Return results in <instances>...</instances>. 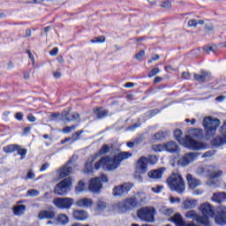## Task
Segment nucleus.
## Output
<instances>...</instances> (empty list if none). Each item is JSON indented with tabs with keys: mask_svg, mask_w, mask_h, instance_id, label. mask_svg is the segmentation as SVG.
<instances>
[{
	"mask_svg": "<svg viewBox=\"0 0 226 226\" xmlns=\"http://www.w3.org/2000/svg\"><path fill=\"white\" fill-rule=\"evenodd\" d=\"M132 158V153L130 152H122L116 154L113 158L110 156H106L102 158L99 162L94 164L95 170L99 169H104L106 170H116L119 167L123 160H128Z\"/></svg>",
	"mask_w": 226,
	"mask_h": 226,
	"instance_id": "1",
	"label": "nucleus"
},
{
	"mask_svg": "<svg viewBox=\"0 0 226 226\" xmlns=\"http://www.w3.org/2000/svg\"><path fill=\"white\" fill-rule=\"evenodd\" d=\"M182 135L183 132L181 130L177 129L174 131V137L177 142L185 146V147H188V149H192V151L206 149V145L204 143L192 139L189 136H185V138L183 139Z\"/></svg>",
	"mask_w": 226,
	"mask_h": 226,
	"instance_id": "2",
	"label": "nucleus"
},
{
	"mask_svg": "<svg viewBox=\"0 0 226 226\" xmlns=\"http://www.w3.org/2000/svg\"><path fill=\"white\" fill-rule=\"evenodd\" d=\"M166 183L171 190V192H177V193H183L186 190V184L183 176L179 173H172L166 180Z\"/></svg>",
	"mask_w": 226,
	"mask_h": 226,
	"instance_id": "3",
	"label": "nucleus"
},
{
	"mask_svg": "<svg viewBox=\"0 0 226 226\" xmlns=\"http://www.w3.org/2000/svg\"><path fill=\"white\" fill-rule=\"evenodd\" d=\"M220 126V119L213 118V117H206L203 120V127L205 129V137L207 139L215 137L216 130Z\"/></svg>",
	"mask_w": 226,
	"mask_h": 226,
	"instance_id": "4",
	"label": "nucleus"
},
{
	"mask_svg": "<svg viewBox=\"0 0 226 226\" xmlns=\"http://www.w3.org/2000/svg\"><path fill=\"white\" fill-rule=\"evenodd\" d=\"M156 210L153 207H143L137 211V216L141 222L154 223V215Z\"/></svg>",
	"mask_w": 226,
	"mask_h": 226,
	"instance_id": "5",
	"label": "nucleus"
},
{
	"mask_svg": "<svg viewBox=\"0 0 226 226\" xmlns=\"http://www.w3.org/2000/svg\"><path fill=\"white\" fill-rule=\"evenodd\" d=\"M147 163H149V159L142 156L138 160L136 164V171L134 173V178L137 179L139 183H142V175L147 172Z\"/></svg>",
	"mask_w": 226,
	"mask_h": 226,
	"instance_id": "6",
	"label": "nucleus"
},
{
	"mask_svg": "<svg viewBox=\"0 0 226 226\" xmlns=\"http://www.w3.org/2000/svg\"><path fill=\"white\" fill-rule=\"evenodd\" d=\"M70 186H72V179L70 177L65 178L55 186L54 193L56 195H66L70 192Z\"/></svg>",
	"mask_w": 226,
	"mask_h": 226,
	"instance_id": "7",
	"label": "nucleus"
},
{
	"mask_svg": "<svg viewBox=\"0 0 226 226\" xmlns=\"http://www.w3.org/2000/svg\"><path fill=\"white\" fill-rule=\"evenodd\" d=\"M75 200L73 198H56L53 200V204L58 209H70L73 206Z\"/></svg>",
	"mask_w": 226,
	"mask_h": 226,
	"instance_id": "8",
	"label": "nucleus"
},
{
	"mask_svg": "<svg viewBox=\"0 0 226 226\" xmlns=\"http://www.w3.org/2000/svg\"><path fill=\"white\" fill-rule=\"evenodd\" d=\"M133 188L132 183H124L121 185H117L113 189V196L114 197H122V195H124L125 193H128L130 190Z\"/></svg>",
	"mask_w": 226,
	"mask_h": 226,
	"instance_id": "9",
	"label": "nucleus"
},
{
	"mask_svg": "<svg viewBox=\"0 0 226 226\" xmlns=\"http://www.w3.org/2000/svg\"><path fill=\"white\" fill-rule=\"evenodd\" d=\"M185 218H188L189 220H193L194 222H197V223H200L201 225H210L207 218H202V216L197 215V212H195L194 210L186 212Z\"/></svg>",
	"mask_w": 226,
	"mask_h": 226,
	"instance_id": "10",
	"label": "nucleus"
},
{
	"mask_svg": "<svg viewBox=\"0 0 226 226\" xmlns=\"http://www.w3.org/2000/svg\"><path fill=\"white\" fill-rule=\"evenodd\" d=\"M200 210L201 211L203 216L202 218H207L209 222V218H213L215 216V207H212L209 203H203L200 207Z\"/></svg>",
	"mask_w": 226,
	"mask_h": 226,
	"instance_id": "11",
	"label": "nucleus"
},
{
	"mask_svg": "<svg viewBox=\"0 0 226 226\" xmlns=\"http://www.w3.org/2000/svg\"><path fill=\"white\" fill-rule=\"evenodd\" d=\"M200 156V153L197 152H191L188 154H185L182 159L178 161L179 165L182 167H187V165H190L192 162L195 160V158Z\"/></svg>",
	"mask_w": 226,
	"mask_h": 226,
	"instance_id": "12",
	"label": "nucleus"
},
{
	"mask_svg": "<svg viewBox=\"0 0 226 226\" xmlns=\"http://www.w3.org/2000/svg\"><path fill=\"white\" fill-rule=\"evenodd\" d=\"M215 222L217 225H226V207L224 206L218 207Z\"/></svg>",
	"mask_w": 226,
	"mask_h": 226,
	"instance_id": "13",
	"label": "nucleus"
},
{
	"mask_svg": "<svg viewBox=\"0 0 226 226\" xmlns=\"http://www.w3.org/2000/svg\"><path fill=\"white\" fill-rule=\"evenodd\" d=\"M139 204V200L137 197H131L124 200L122 207L126 211H132V209H135Z\"/></svg>",
	"mask_w": 226,
	"mask_h": 226,
	"instance_id": "14",
	"label": "nucleus"
},
{
	"mask_svg": "<svg viewBox=\"0 0 226 226\" xmlns=\"http://www.w3.org/2000/svg\"><path fill=\"white\" fill-rule=\"evenodd\" d=\"M62 119L68 123H70V121H79L80 119V115L79 113H70L69 108L62 112Z\"/></svg>",
	"mask_w": 226,
	"mask_h": 226,
	"instance_id": "15",
	"label": "nucleus"
},
{
	"mask_svg": "<svg viewBox=\"0 0 226 226\" xmlns=\"http://www.w3.org/2000/svg\"><path fill=\"white\" fill-rule=\"evenodd\" d=\"M72 160H69L67 163L57 171L59 173L60 179L68 177V176H70V174L73 170V169L72 168Z\"/></svg>",
	"mask_w": 226,
	"mask_h": 226,
	"instance_id": "16",
	"label": "nucleus"
},
{
	"mask_svg": "<svg viewBox=\"0 0 226 226\" xmlns=\"http://www.w3.org/2000/svg\"><path fill=\"white\" fill-rule=\"evenodd\" d=\"M186 181H187V184L191 190H195V188H197V186H200L202 185L200 180L198 179L197 177H193V175H192V174L186 175Z\"/></svg>",
	"mask_w": 226,
	"mask_h": 226,
	"instance_id": "17",
	"label": "nucleus"
},
{
	"mask_svg": "<svg viewBox=\"0 0 226 226\" xmlns=\"http://www.w3.org/2000/svg\"><path fill=\"white\" fill-rule=\"evenodd\" d=\"M89 190L94 193H98L102 190V182L100 178L95 177L90 180Z\"/></svg>",
	"mask_w": 226,
	"mask_h": 226,
	"instance_id": "18",
	"label": "nucleus"
},
{
	"mask_svg": "<svg viewBox=\"0 0 226 226\" xmlns=\"http://www.w3.org/2000/svg\"><path fill=\"white\" fill-rule=\"evenodd\" d=\"M226 144V133H222L220 136H216L211 140V146L214 147H220L221 146H225Z\"/></svg>",
	"mask_w": 226,
	"mask_h": 226,
	"instance_id": "19",
	"label": "nucleus"
},
{
	"mask_svg": "<svg viewBox=\"0 0 226 226\" xmlns=\"http://www.w3.org/2000/svg\"><path fill=\"white\" fill-rule=\"evenodd\" d=\"M39 220H54L56 212L54 210H41L38 215Z\"/></svg>",
	"mask_w": 226,
	"mask_h": 226,
	"instance_id": "20",
	"label": "nucleus"
},
{
	"mask_svg": "<svg viewBox=\"0 0 226 226\" xmlns=\"http://www.w3.org/2000/svg\"><path fill=\"white\" fill-rule=\"evenodd\" d=\"M194 80L196 82H209L211 80V73L207 72H201V74L194 73Z\"/></svg>",
	"mask_w": 226,
	"mask_h": 226,
	"instance_id": "21",
	"label": "nucleus"
},
{
	"mask_svg": "<svg viewBox=\"0 0 226 226\" xmlns=\"http://www.w3.org/2000/svg\"><path fill=\"white\" fill-rule=\"evenodd\" d=\"M163 172H165V168L152 170L148 172V177H151L152 179H162Z\"/></svg>",
	"mask_w": 226,
	"mask_h": 226,
	"instance_id": "22",
	"label": "nucleus"
},
{
	"mask_svg": "<svg viewBox=\"0 0 226 226\" xmlns=\"http://www.w3.org/2000/svg\"><path fill=\"white\" fill-rule=\"evenodd\" d=\"M72 216L75 220L84 222V220H87V212L86 210H74Z\"/></svg>",
	"mask_w": 226,
	"mask_h": 226,
	"instance_id": "23",
	"label": "nucleus"
},
{
	"mask_svg": "<svg viewBox=\"0 0 226 226\" xmlns=\"http://www.w3.org/2000/svg\"><path fill=\"white\" fill-rule=\"evenodd\" d=\"M166 151L168 153H179V146L176 141H169L165 143Z\"/></svg>",
	"mask_w": 226,
	"mask_h": 226,
	"instance_id": "24",
	"label": "nucleus"
},
{
	"mask_svg": "<svg viewBox=\"0 0 226 226\" xmlns=\"http://www.w3.org/2000/svg\"><path fill=\"white\" fill-rule=\"evenodd\" d=\"M98 158V154H95L94 155H92L88 158L87 162L85 164V172L87 174L89 172H93V162Z\"/></svg>",
	"mask_w": 226,
	"mask_h": 226,
	"instance_id": "25",
	"label": "nucleus"
},
{
	"mask_svg": "<svg viewBox=\"0 0 226 226\" xmlns=\"http://www.w3.org/2000/svg\"><path fill=\"white\" fill-rule=\"evenodd\" d=\"M76 206L79 207H91L93 206V200L89 198L80 199L76 202Z\"/></svg>",
	"mask_w": 226,
	"mask_h": 226,
	"instance_id": "26",
	"label": "nucleus"
},
{
	"mask_svg": "<svg viewBox=\"0 0 226 226\" xmlns=\"http://www.w3.org/2000/svg\"><path fill=\"white\" fill-rule=\"evenodd\" d=\"M202 135V129H192L189 131V133L186 135V137H189L193 140V139H201Z\"/></svg>",
	"mask_w": 226,
	"mask_h": 226,
	"instance_id": "27",
	"label": "nucleus"
},
{
	"mask_svg": "<svg viewBox=\"0 0 226 226\" xmlns=\"http://www.w3.org/2000/svg\"><path fill=\"white\" fill-rule=\"evenodd\" d=\"M94 112L95 113L97 119H103V117L109 116V110L103 109V108H95L94 109Z\"/></svg>",
	"mask_w": 226,
	"mask_h": 226,
	"instance_id": "28",
	"label": "nucleus"
},
{
	"mask_svg": "<svg viewBox=\"0 0 226 226\" xmlns=\"http://www.w3.org/2000/svg\"><path fill=\"white\" fill-rule=\"evenodd\" d=\"M197 206V200L187 199L184 201V209H193Z\"/></svg>",
	"mask_w": 226,
	"mask_h": 226,
	"instance_id": "29",
	"label": "nucleus"
},
{
	"mask_svg": "<svg viewBox=\"0 0 226 226\" xmlns=\"http://www.w3.org/2000/svg\"><path fill=\"white\" fill-rule=\"evenodd\" d=\"M26 211V205H18L13 207V213L16 216H22Z\"/></svg>",
	"mask_w": 226,
	"mask_h": 226,
	"instance_id": "30",
	"label": "nucleus"
},
{
	"mask_svg": "<svg viewBox=\"0 0 226 226\" xmlns=\"http://www.w3.org/2000/svg\"><path fill=\"white\" fill-rule=\"evenodd\" d=\"M17 149H19L18 144H11L4 147L3 151H4L6 154H11V153H15Z\"/></svg>",
	"mask_w": 226,
	"mask_h": 226,
	"instance_id": "31",
	"label": "nucleus"
},
{
	"mask_svg": "<svg viewBox=\"0 0 226 226\" xmlns=\"http://www.w3.org/2000/svg\"><path fill=\"white\" fill-rule=\"evenodd\" d=\"M57 223H60V225H66L68 222H70V219H68V215L64 214H59L56 218Z\"/></svg>",
	"mask_w": 226,
	"mask_h": 226,
	"instance_id": "32",
	"label": "nucleus"
},
{
	"mask_svg": "<svg viewBox=\"0 0 226 226\" xmlns=\"http://www.w3.org/2000/svg\"><path fill=\"white\" fill-rule=\"evenodd\" d=\"M225 199H226V193L225 192L214 193L213 200L215 202H218L219 204L223 202V200H225Z\"/></svg>",
	"mask_w": 226,
	"mask_h": 226,
	"instance_id": "33",
	"label": "nucleus"
},
{
	"mask_svg": "<svg viewBox=\"0 0 226 226\" xmlns=\"http://www.w3.org/2000/svg\"><path fill=\"white\" fill-rule=\"evenodd\" d=\"M167 137H169V132H158L154 135L153 139L154 140H163Z\"/></svg>",
	"mask_w": 226,
	"mask_h": 226,
	"instance_id": "34",
	"label": "nucleus"
},
{
	"mask_svg": "<svg viewBox=\"0 0 226 226\" xmlns=\"http://www.w3.org/2000/svg\"><path fill=\"white\" fill-rule=\"evenodd\" d=\"M86 190V185L84 184V181H79L78 185L75 186V192L76 193H82Z\"/></svg>",
	"mask_w": 226,
	"mask_h": 226,
	"instance_id": "35",
	"label": "nucleus"
},
{
	"mask_svg": "<svg viewBox=\"0 0 226 226\" xmlns=\"http://www.w3.org/2000/svg\"><path fill=\"white\" fill-rule=\"evenodd\" d=\"M16 151L18 154L21 156V160H24L26 158V154H27V149L22 148V147L19 145V147L18 149H16Z\"/></svg>",
	"mask_w": 226,
	"mask_h": 226,
	"instance_id": "36",
	"label": "nucleus"
},
{
	"mask_svg": "<svg viewBox=\"0 0 226 226\" xmlns=\"http://www.w3.org/2000/svg\"><path fill=\"white\" fill-rule=\"evenodd\" d=\"M153 149L156 153H162V151H166V147H165V144H163V145L159 144V145H154L153 147Z\"/></svg>",
	"mask_w": 226,
	"mask_h": 226,
	"instance_id": "37",
	"label": "nucleus"
},
{
	"mask_svg": "<svg viewBox=\"0 0 226 226\" xmlns=\"http://www.w3.org/2000/svg\"><path fill=\"white\" fill-rule=\"evenodd\" d=\"M81 133H84L83 130H79V131L76 132L75 133H73L71 137L72 142H77V140H79V139H80Z\"/></svg>",
	"mask_w": 226,
	"mask_h": 226,
	"instance_id": "38",
	"label": "nucleus"
},
{
	"mask_svg": "<svg viewBox=\"0 0 226 226\" xmlns=\"http://www.w3.org/2000/svg\"><path fill=\"white\" fill-rule=\"evenodd\" d=\"M110 151V147L109 145H102L99 150V154H107Z\"/></svg>",
	"mask_w": 226,
	"mask_h": 226,
	"instance_id": "39",
	"label": "nucleus"
},
{
	"mask_svg": "<svg viewBox=\"0 0 226 226\" xmlns=\"http://www.w3.org/2000/svg\"><path fill=\"white\" fill-rule=\"evenodd\" d=\"M142 142L141 139H137L134 141H129L127 142L126 146L127 147H134V146H139V144H140Z\"/></svg>",
	"mask_w": 226,
	"mask_h": 226,
	"instance_id": "40",
	"label": "nucleus"
},
{
	"mask_svg": "<svg viewBox=\"0 0 226 226\" xmlns=\"http://www.w3.org/2000/svg\"><path fill=\"white\" fill-rule=\"evenodd\" d=\"M26 195L29 197H38L40 195V191L36 189H31L27 191Z\"/></svg>",
	"mask_w": 226,
	"mask_h": 226,
	"instance_id": "41",
	"label": "nucleus"
},
{
	"mask_svg": "<svg viewBox=\"0 0 226 226\" xmlns=\"http://www.w3.org/2000/svg\"><path fill=\"white\" fill-rule=\"evenodd\" d=\"M158 73H160V69L158 67H155L148 72V77L149 79H151L153 77H155V75H158Z\"/></svg>",
	"mask_w": 226,
	"mask_h": 226,
	"instance_id": "42",
	"label": "nucleus"
},
{
	"mask_svg": "<svg viewBox=\"0 0 226 226\" xmlns=\"http://www.w3.org/2000/svg\"><path fill=\"white\" fill-rule=\"evenodd\" d=\"M215 153L216 150L207 151L202 154V158H211V156H215Z\"/></svg>",
	"mask_w": 226,
	"mask_h": 226,
	"instance_id": "43",
	"label": "nucleus"
},
{
	"mask_svg": "<svg viewBox=\"0 0 226 226\" xmlns=\"http://www.w3.org/2000/svg\"><path fill=\"white\" fill-rule=\"evenodd\" d=\"M77 125L66 126L63 129L64 133H72V130H76Z\"/></svg>",
	"mask_w": 226,
	"mask_h": 226,
	"instance_id": "44",
	"label": "nucleus"
},
{
	"mask_svg": "<svg viewBox=\"0 0 226 226\" xmlns=\"http://www.w3.org/2000/svg\"><path fill=\"white\" fill-rule=\"evenodd\" d=\"M105 41V37H95L94 39L91 40V43H103Z\"/></svg>",
	"mask_w": 226,
	"mask_h": 226,
	"instance_id": "45",
	"label": "nucleus"
},
{
	"mask_svg": "<svg viewBox=\"0 0 226 226\" xmlns=\"http://www.w3.org/2000/svg\"><path fill=\"white\" fill-rule=\"evenodd\" d=\"M144 56H146V51L141 49L138 54L135 55V59H137V61H142V57H144Z\"/></svg>",
	"mask_w": 226,
	"mask_h": 226,
	"instance_id": "46",
	"label": "nucleus"
},
{
	"mask_svg": "<svg viewBox=\"0 0 226 226\" xmlns=\"http://www.w3.org/2000/svg\"><path fill=\"white\" fill-rule=\"evenodd\" d=\"M162 190L163 185H157L156 187H152V192H154V193H162Z\"/></svg>",
	"mask_w": 226,
	"mask_h": 226,
	"instance_id": "47",
	"label": "nucleus"
},
{
	"mask_svg": "<svg viewBox=\"0 0 226 226\" xmlns=\"http://www.w3.org/2000/svg\"><path fill=\"white\" fill-rule=\"evenodd\" d=\"M137 128H140V124H134L127 127V130L129 132H135V130H137Z\"/></svg>",
	"mask_w": 226,
	"mask_h": 226,
	"instance_id": "48",
	"label": "nucleus"
},
{
	"mask_svg": "<svg viewBox=\"0 0 226 226\" xmlns=\"http://www.w3.org/2000/svg\"><path fill=\"white\" fill-rule=\"evenodd\" d=\"M172 4L170 3V1L167 0L164 1L162 4H161V8H171Z\"/></svg>",
	"mask_w": 226,
	"mask_h": 226,
	"instance_id": "49",
	"label": "nucleus"
},
{
	"mask_svg": "<svg viewBox=\"0 0 226 226\" xmlns=\"http://www.w3.org/2000/svg\"><path fill=\"white\" fill-rule=\"evenodd\" d=\"M198 22L196 19H190L188 21L189 27H197Z\"/></svg>",
	"mask_w": 226,
	"mask_h": 226,
	"instance_id": "50",
	"label": "nucleus"
},
{
	"mask_svg": "<svg viewBox=\"0 0 226 226\" xmlns=\"http://www.w3.org/2000/svg\"><path fill=\"white\" fill-rule=\"evenodd\" d=\"M49 167H50V164L49 162H45L44 164L41 165L40 171L45 172V170H47V169H49Z\"/></svg>",
	"mask_w": 226,
	"mask_h": 226,
	"instance_id": "51",
	"label": "nucleus"
},
{
	"mask_svg": "<svg viewBox=\"0 0 226 226\" xmlns=\"http://www.w3.org/2000/svg\"><path fill=\"white\" fill-rule=\"evenodd\" d=\"M170 201L171 204H176V202H177L179 204V203H181V199L180 198L170 197Z\"/></svg>",
	"mask_w": 226,
	"mask_h": 226,
	"instance_id": "52",
	"label": "nucleus"
},
{
	"mask_svg": "<svg viewBox=\"0 0 226 226\" xmlns=\"http://www.w3.org/2000/svg\"><path fill=\"white\" fill-rule=\"evenodd\" d=\"M105 207H107V206L105 205V202L98 201V203H97L98 209L102 210V209H105Z\"/></svg>",
	"mask_w": 226,
	"mask_h": 226,
	"instance_id": "53",
	"label": "nucleus"
},
{
	"mask_svg": "<svg viewBox=\"0 0 226 226\" xmlns=\"http://www.w3.org/2000/svg\"><path fill=\"white\" fill-rule=\"evenodd\" d=\"M34 172H33V170H30L26 175V179H34Z\"/></svg>",
	"mask_w": 226,
	"mask_h": 226,
	"instance_id": "54",
	"label": "nucleus"
},
{
	"mask_svg": "<svg viewBox=\"0 0 226 226\" xmlns=\"http://www.w3.org/2000/svg\"><path fill=\"white\" fill-rule=\"evenodd\" d=\"M182 78L185 79V80H190V79H191L190 72H183Z\"/></svg>",
	"mask_w": 226,
	"mask_h": 226,
	"instance_id": "55",
	"label": "nucleus"
},
{
	"mask_svg": "<svg viewBox=\"0 0 226 226\" xmlns=\"http://www.w3.org/2000/svg\"><path fill=\"white\" fill-rule=\"evenodd\" d=\"M16 119H18V121H22V119H24V114H22L21 112H18L15 115Z\"/></svg>",
	"mask_w": 226,
	"mask_h": 226,
	"instance_id": "56",
	"label": "nucleus"
},
{
	"mask_svg": "<svg viewBox=\"0 0 226 226\" xmlns=\"http://www.w3.org/2000/svg\"><path fill=\"white\" fill-rule=\"evenodd\" d=\"M203 50L205 52H215V49H213V47H211V46H205L203 48Z\"/></svg>",
	"mask_w": 226,
	"mask_h": 226,
	"instance_id": "57",
	"label": "nucleus"
},
{
	"mask_svg": "<svg viewBox=\"0 0 226 226\" xmlns=\"http://www.w3.org/2000/svg\"><path fill=\"white\" fill-rule=\"evenodd\" d=\"M27 119L30 123H34L36 121V117L34 116H33L32 114H29L27 116Z\"/></svg>",
	"mask_w": 226,
	"mask_h": 226,
	"instance_id": "58",
	"label": "nucleus"
},
{
	"mask_svg": "<svg viewBox=\"0 0 226 226\" xmlns=\"http://www.w3.org/2000/svg\"><path fill=\"white\" fill-rule=\"evenodd\" d=\"M61 116L60 113H52L51 114V121H56V118H58Z\"/></svg>",
	"mask_w": 226,
	"mask_h": 226,
	"instance_id": "59",
	"label": "nucleus"
},
{
	"mask_svg": "<svg viewBox=\"0 0 226 226\" xmlns=\"http://www.w3.org/2000/svg\"><path fill=\"white\" fill-rule=\"evenodd\" d=\"M59 52V49L54 48L51 51H49V56H56Z\"/></svg>",
	"mask_w": 226,
	"mask_h": 226,
	"instance_id": "60",
	"label": "nucleus"
},
{
	"mask_svg": "<svg viewBox=\"0 0 226 226\" xmlns=\"http://www.w3.org/2000/svg\"><path fill=\"white\" fill-rule=\"evenodd\" d=\"M222 174H223V171L222 170H218L213 173V177H220V176H222Z\"/></svg>",
	"mask_w": 226,
	"mask_h": 226,
	"instance_id": "61",
	"label": "nucleus"
},
{
	"mask_svg": "<svg viewBox=\"0 0 226 226\" xmlns=\"http://www.w3.org/2000/svg\"><path fill=\"white\" fill-rule=\"evenodd\" d=\"M221 133H223L224 135L226 133V120L224 121L223 124L221 127Z\"/></svg>",
	"mask_w": 226,
	"mask_h": 226,
	"instance_id": "62",
	"label": "nucleus"
},
{
	"mask_svg": "<svg viewBox=\"0 0 226 226\" xmlns=\"http://www.w3.org/2000/svg\"><path fill=\"white\" fill-rule=\"evenodd\" d=\"M205 29L206 31H213V29H215V27L213 26V25H205Z\"/></svg>",
	"mask_w": 226,
	"mask_h": 226,
	"instance_id": "63",
	"label": "nucleus"
},
{
	"mask_svg": "<svg viewBox=\"0 0 226 226\" xmlns=\"http://www.w3.org/2000/svg\"><path fill=\"white\" fill-rule=\"evenodd\" d=\"M216 102H223L225 100V95H220L215 98Z\"/></svg>",
	"mask_w": 226,
	"mask_h": 226,
	"instance_id": "64",
	"label": "nucleus"
}]
</instances>
